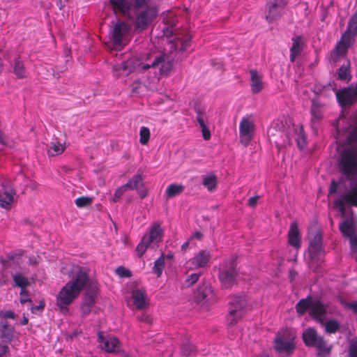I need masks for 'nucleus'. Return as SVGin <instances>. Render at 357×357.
<instances>
[{"label":"nucleus","instance_id":"nucleus-39","mask_svg":"<svg viewBox=\"0 0 357 357\" xmlns=\"http://www.w3.org/2000/svg\"><path fill=\"white\" fill-rule=\"evenodd\" d=\"M165 268V257L163 255H161L159 258H158L155 262L154 266L153 267V272L156 274L157 277H160Z\"/></svg>","mask_w":357,"mask_h":357},{"label":"nucleus","instance_id":"nucleus-9","mask_svg":"<svg viewBox=\"0 0 357 357\" xmlns=\"http://www.w3.org/2000/svg\"><path fill=\"white\" fill-rule=\"evenodd\" d=\"M302 336L305 344L307 347L316 348L319 356L329 354L331 347L328 346L324 338L319 335L314 328L309 327L305 329Z\"/></svg>","mask_w":357,"mask_h":357},{"label":"nucleus","instance_id":"nucleus-6","mask_svg":"<svg viewBox=\"0 0 357 357\" xmlns=\"http://www.w3.org/2000/svg\"><path fill=\"white\" fill-rule=\"evenodd\" d=\"M132 33V25L118 20L109 29L106 45L111 50H121L131 40Z\"/></svg>","mask_w":357,"mask_h":357},{"label":"nucleus","instance_id":"nucleus-32","mask_svg":"<svg viewBox=\"0 0 357 357\" xmlns=\"http://www.w3.org/2000/svg\"><path fill=\"white\" fill-rule=\"evenodd\" d=\"M202 185L209 192L216 190L218 185V177L213 172H210L202 176Z\"/></svg>","mask_w":357,"mask_h":357},{"label":"nucleus","instance_id":"nucleus-15","mask_svg":"<svg viewBox=\"0 0 357 357\" xmlns=\"http://www.w3.org/2000/svg\"><path fill=\"white\" fill-rule=\"evenodd\" d=\"M335 96L339 105L347 108L357 102V82L340 90H337Z\"/></svg>","mask_w":357,"mask_h":357},{"label":"nucleus","instance_id":"nucleus-5","mask_svg":"<svg viewBox=\"0 0 357 357\" xmlns=\"http://www.w3.org/2000/svg\"><path fill=\"white\" fill-rule=\"evenodd\" d=\"M135 17L133 20L135 31L142 32L155 20L158 13V8L150 4L149 0H134Z\"/></svg>","mask_w":357,"mask_h":357},{"label":"nucleus","instance_id":"nucleus-14","mask_svg":"<svg viewBox=\"0 0 357 357\" xmlns=\"http://www.w3.org/2000/svg\"><path fill=\"white\" fill-rule=\"evenodd\" d=\"M235 260L231 259L222 264L220 268L219 280L223 288L231 287L236 282Z\"/></svg>","mask_w":357,"mask_h":357},{"label":"nucleus","instance_id":"nucleus-49","mask_svg":"<svg viewBox=\"0 0 357 357\" xmlns=\"http://www.w3.org/2000/svg\"><path fill=\"white\" fill-rule=\"evenodd\" d=\"M342 303L346 308L351 310L354 314H357V301L351 303L343 302Z\"/></svg>","mask_w":357,"mask_h":357},{"label":"nucleus","instance_id":"nucleus-42","mask_svg":"<svg viewBox=\"0 0 357 357\" xmlns=\"http://www.w3.org/2000/svg\"><path fill=\"white\" fill-rule=\"evenodd\" d=\"M17 315L12 310H1L0 311V320H5L8 319H15Z\"/></svg>","mask_w":357,"mask_h":357},{"label":"nucleus","instance_id":"nucleus-13","mask_svg":"<svg viewBox=\"0 0 357 357\" xmlns=\"http://www.w3.org/2000/svg\"><path fill=\"white\" fill-rule=\"evenodd\" d=\"M289 0H267L265 6V16L268 22L278 20L284 15Z\"/></svg>","mask_w":357,"mask_h":357},{"label":"nucleus","instance_id":"nucleus-58","mask_svg":"<svg viewBox=\"0 0 357 357\" xmlns=\"http://www.w3.org/2000/svg\"><path fill=\"white\" fill-rule=\"evenodd\" d=\"M146 194H147L146 190H141V191L139 192V195H140V197H141L142 198H144V197H146Z\"/></svg>","mask_w":357,"mask_h":357},{"label":"nucleus","instance_id":"nucleus-48","mask_svg":"<svg viewBox=\"0 0 357 357\" xmlns=\"http://www.w3.org/2000/svg\"><path fill=\"white\" fill-rule=\"evenodd\" d=\"M181 349L182 352L183 353V355L186 356L190 355L191 353L193 352L195 347L190 343H187L183 345Z\"/></svg>","mask_w":357,"mask_h":357},{"label":"nucleus","instance_id":"nucleus-18","mask_svg":"<svg viewBox=\"0 0 357 357\" xmlns=\"http://www.w3.org/2000/svg\"><path fill=\"white\" fill-rule=\"evenodd\" d=\"M255 130V124L249 117L242 119L239 125L240 141L244 146H248L252 139Z\"/></svg>","mask_w":357,"mask_h":357},{"label":"nucleus","instance_id":"nucleus-38","mask_svg":"<svg viewBox=\"0 0 357 357\" xmlns=\"http://www.w3.org/2000/svg\"><path fill=\"white\" fill-rule=\"evenodd\" d=\"M143 178L141 175L136 174L131 179H130L125 185L128 189L130 190H138L139 186L142 185Z\"/></svg>","mask_w":357,"mask_h":357},{"label":"nucleus","instance_id":"nucleus-11","mask_svg":"<svg viewBox=\"0 0 357 357\" xmlns=\"http://www.w3.org/2000/svg\"><path fill=\"white\" fill-rule=\"evenodd\" d=\"M126 303L131 310H143L149 307V299L144 289L135 288L126 297Z\"/></svg>","mask_w":357,"mask_h":357},{"label":"nucleus","instance_id":"nucleus-40","mask_svg":"<svg viewBox=\"0 0 357 357\" xmlns=\"http://www.w3.org/2000/svg\"><path fill=\"white\" fill-rule=\"evenodd\" d=\"M150 139V130L147 127L142 126L139 130V142L145 145Z\"/></svg>","mask_w":357,"mask_h":357},{"label":"nucleus","instance_id":"nucleus-50","mask_svg":"<svg viewBox=\"0 0 357 357\" xmlns=\"http://www.w3.org/2000/svg\"><path fill=\"white\" fill-rule=\"evenodd\" d=\"M45 306V303L44 301H40L39 303V305H33L31 307V310L32 313H36V311L43 310Z\"/></svg>","mask_w":357,"mask_h":357},{"label":"nucleus","instance_id":"nucleus-7","mask_svg":"<svg viewBox=\"0 0 357 357\" xmlns=\"http://www.w3.org/2000/svg\"><path fill=\"white\" fill-rule=\"evenodd\" d=\"M163 236L164 230L161 227V224L158 222L152 223L137 245V255L139 257H142L149 248H158L159 243L162 241Z\"/></svg>","mask_w":357,"mask_h":357},{"label":"nucleus","instance_id":"nucleus-43","mask_svg":"<svg viewBox=\"0 0 357 357\" xmlns=\"http://www.w3.org/2000/svg\"><path fill=\"white\" fill-rule=\"evenodd\" d=\"M116 273L120 277V278H130L132 276L131 271L123 267V266H119L116 269Z\"/></svg>","mask_w":357,"mask_h":357},{"label":"nucleus","instance_id":"nucleus-46","mask_svg":"<svg viewBox=\"0 0 357 357\" xmlns=\"http://www.w3.org/2000/svg\"><path fill=\"white\" fill-rule=\"evenodd\" d=\"M20 295L21 303H25L26 302L32 303V300L29 297V291L26 289H21Z\"/></svg>","mask_w":357,"mask_h":357},{"label":"nucleus","instance_id":"nucleus-55","mask_svg":"<svg viewBox=\"0 0 357 357\" xmlns=\"http://www.w3.org/2000/svg\"><path fill=\"white\" fill-rule=\"evenodd\" d=\"M321 119L320 113H311V120L314 122L315 120L319 121Z\"/></svg>","mask_w":357,"mask_h":357},{"label":"nucleus","instance_id":"nucleus-62","mask_svg":"<svg viewBox=\"0 0 357 357\" xmlns=\"http://www.w3.org/2000/svg\"><path fill=\"white\" fill-rule=\"evenodd\" d=\"M195 112H202L201 109L199 107L198 108H195Z\"/></svg>","mask_w":357,"mask_h":357},{"label":"nucleus","instance_id":"nucleus-54","mask_svg":"<svg viewBox=\"0 0 357 357\" xmlns=\"http://www.w3.org/2000/svg\"><path fill=\"white\" fill-rule=\"evenodd\" d=\"M202 236H203L202 233L199 231H195L192 234V236H191L190 239H192V238H197L198 240H201Z\"/></svg>","mask_w":357,"mask_h":357},{"label":"nucleus","instance_id":"nucleus-10","mask_svg":"<svg viewBox=\"0 0 357 357\" xmlns=\"http://www.w3.org/2000/svg\"><path fill=\"white\" fill-rule=\"evenodd\" d=\"M296 333L291 329L278 332L275 338V348L279 353H291L296 346Z\"/></svg>","mask_w":357,"mask_h":357},{"label":"nucleus","instance_id":"nucleus-21","mask_svg":"<svg viewBox=\"0 0 357 357\" xmlns=\"http://www.w3.org/2000/svg\"><path fill=\"white\" fill-rule=\"evenodd\" d=\"M288 243L296 250H298L301 247V236L298 224L296 222H293L290 225L288 232Z\"/></svg>","mask_w":357,"mask_h":357},{"label":"nucleus","instance_id":"nucleus-1","mask_svg":"<svg viewBox=\"0 0 357 357\" xmlns=\"http://www.w3.org/2000/svg\"><path fill=\"white\" fill-rule=\"evenodd\" d=\"M333 126L338 147L346 144L340 153V172L350 181L349 189L335 201L334 207L342 219L339 230L349 240L351 253L357 261V217L351 210H346V205L357 206V113H341Z\"/></svg>","mask_w":357,"mask_h":357},{"label":"nucleus","instance_id":"nucleus-19","mask_svg":"<svg viewBox=\"0 0 357 357\" xmlns=\"http://www.w3.org/2000/svg\"><path fill=\"white\" fill-rule=\"evenodd\" d=\"M98 341L100 347L108 353H117L121 351V342L114 336H104L102 332L98 333Z\"/></svg>","mask_w":357,"mask_h":357},{"label":"nucleus","instance_id":"nucleus-53","mask_svg":"<svg viewBox=\"0 0 357 357\" xmlns=\"http://www.w3.org/2000/svg\"><path fill=\"white\" fill-rule=\"evenodd\" d=\"M259 199L258 196L252 197L248 199V205L250 206H255L257 202V200Z\"/></svg>","mask_w":357,"mask_h":357},{"label":"nucleus","instance_id":"nucleus-20","mask_svg":"<svg viewBox=\"0 0 357 357\" xmlns=\"http://www.w3.org/2000/svg\"><path fill=\"white\" fill-rule=\"evenodd\" d=\"M353 43L354 42L351 41L350 39L344 38V36H342L340 40L331 52L330 61L336 63L344 58L347 53L348 49Z\"/></svg>","mask_w":357,"mask_h":357},{"label":"nucleus","instance_id":"nucleus-34","mask_svg":"<svg viewBox=\"0 0 357 357\" xmlns=\"http://www.w3.org/2000/svg\"><path fill=\"white\" fill-rule=\"evenodd\" d=\"M13 280L15 285L21 289H26L30 284L29 278L21 273H16L13 275Z\"/></svg>","mask_w":357,"mask_h":357},{"label":"nucleus","instance_id":"nucleus-29","mask_svg":"<svg viewBox=\"0 0 357 357\" xmlns=\"http://www.w3.org/2000/svg\"><path fill=\"white\" fill-rule=\"evenodd\" d=\"M15 192L11 188H3V190H0V206L9 209L12 206L14 201Z\"/></svg>","mask_w":357,"mask_h":357},{"label":"nucleus","instance_id":"nucleus-37","mask_svg":"<svg viewBox=\"0 0 357 357\" xmlns=\"http://www.w3.org/2000/svg\"><path fill=\"white\" fill-rule=\"evenodd\" d=\"M184 188L185 187L181 184H170L167 188L165 193L168 198L173 197L181 194L183 191Z\"/></svg>","mask_w":357,"mask_h":357},{"label":"nucleus","instance_id":"nucleus-4","mask_svg":"<svg viewBox=\"0 0 357 357\" xmlns=\"http://www.w3.org/2000/svg\"><path fill=\"white\" fill-rule=\"evenodd\" d=\"M296 310L299 314L308 312L310 317L317 322L322 324L324 323L325 331L328 333H335L340 328V322L335 319H330L324 322L327 306L318 298L307 296L300 300L296 305Z\"/></svg>","mask_w":357,"mask_h":357},{"label":"nucleus","instance_id":"nucleus-31","mask_svg":"<svg viewBox=\"0 0 357 357\" xmlns=\"http://www.w3.org/2000/svg\"><path fill=\"white\" fill-rule=\"evenodd\" d=\"M294 137L297 146L300 149H303L307 144L305 133L302 125H293Z\"/></svg>","mask_w":357,"mask_h":357},{"label":"nucleus","instance_id":"nucleus-57","mask_svg":"<svg viewBox=\"0 0 357 357\" xmlns=\"http://www.w3.org/2000/svg\"><path fill=\"white\" fill-rule=\"evenodd\" d=\"M28 321H29L28 318H27V317H26L24 315V316H23V319H22V322H21V324H22V325H24H24H26V324H28Z\"/></svg>","mask_w":357,"mask_h":357},{"label":"nucleus","instance_id":"nucleus-22","mask_svg":"<svg viewBox=\"0 0 357 357\" xmlns=\"http://www.w3.org/2000/svg\"><path fill=\"white\" fill-rule=\"evenodd\" d=\"M305 46L304 38L298 36L292 38V46L290 48V61L294 63L301 55Z\"/></svg>","mask_w":357,"mask_h":357},{"label":"nucleus","instance_id":"nucleus-12","mask_svg":"<svg viewBox=\"0 0 357 357\" xmlns=\"http://www.w3.org/2000/svg\"><path fill=\"white\" fill-rule=\"evenodd\" d=\"M310 265L319 264L323 261V257L325 255L322 245V236L319 232H317L313 238L310 240L308 248Z\"/></svg>","mask_w":357,"mask_h":357},{"label":"nucleus","instance_id":"nucleus-61","mask_svg":"<svg viewBox=\"0 0 357 357\" xmlns=\"http://www.w3.org/2000/svg\"><path fill=\"white\" fill-rule=\"evenodd\" d=\"M123 357H130V355H129L128 354L125 353V352H123Z\"/></svg>","mask_w":357,"mask_h":357},{"label":"nucleus","instance_id":"nucleus-28","mask_svg":"<svg viewBox=\"0 0 357 357\" xmlns=\"http://www.w3.org/2000/svg\"><path fill=\"white\" fill-rule=\"evenodd\" d=\"M342 36H344V38L350 39L352 42L354 41V38L357 36V8L351 17L348 22L347 30Z\"/></svg>","mask_w":357,"mask_h":357},{"label":"nucleus","instance_id":"nucleus-59","mask_svg":"<svg viewBox=\"0 0 357 357\" xmlns=\"http://www.w3.org/2000/svg\"><path fill=\"white\" fill-rule=\"evenodd\" d=\"M141 321H149V317L146 314H142V318H140Z\"/></svg>","mask_w":357,"mask_h":357},{"label":"nucleus","instance_id":"nucleus-36","mask_svg":"<svg viewBox=\"0 0 357 357\" xmlns=\"http://www.w3.org/2000/svg\"><path fill=\"white\" fill-rule=\"evenodd\" d=\"M21 251H13L7 254L6 259L2 261V264L4 266H8L11 263L20 264L21 260Z\"/></svg>","mask_w":357,"mask_h":357},{"label":"nucleus","instance_id":"nucleus-27","mask_svg":"<svg viewBox=\"0 0 357 357\" xmlns=\"http://www.w3.org/2000/svg\"><path fill=\"white\" fill-rule=\"evenodd\" d=\"M249 73L250 75L251 91L253 93H258L262 90L264 87L262 75H260L257 70L253 69L250 70Z\"/></svg>","mask_w":357,"mask_h":357},{"label":"nucleus","instance_id":"nucleus-2","mask_svg":"<svg viewBox=\"0 0 357 357\" xmlns=\"http://www.w3.org/2000/svg\"><path fill=\"white\" fill-rule=\"evenodd\" d=\"M173 61L166 54L149 50L137 54L114 66L117 76L136 72L139 77L132 84L135 94L142 95L147 91L158 90L160 79L172 71Z\"/></svg>","mask_w":357,"mask_h":357},{"label":"nucleus","instance_id":"nucleus-60","mask_svg":"<svg viewBox=\"0 0 357 357\" xmlns=\"http://www.w3.org/2000/svg\"><path fill=\"white\" fill-rule=\"evenodd\" d=\"M0 143L3 144L5 143L4 142V139H3V137L2 135V133L0 131Z\"/></svg>","mask_w":357,"mask_h":357},{"label":"nucleus","instance_id":"nucleus-44","mask_svg":"<svg viewBox=\"0 0 357 357\" xmlns=\"http://www.w3.org/2000/svg\"><path fill=\"white\" fill-rule=\"evenodd\" d=\"M200 273H194L190 274L187 277V278L185 280V284L190 287L192 284H194L199 278Z\"/></svg>","mask_w":357,"mask_h":357},{"label":"nucleus","instance_id":"nucleus-30","mask_svg":"<svg viewBox=\"0 0 357 357\" xmlns=\"http://www.w3.org/2000/svg\"><path fill=\"white\" fill-rule=\"evenodd\" d=\"M337 79L348 83L351 79V63L349 60H345L342 65L337 70Z\"/></svg>","mask_w":357,"mask_h":357},{"label":"nucleus","instance_id":"nucleus-56","mask_svg":"<svg viewBox=\"0 0 357 357\" xmlns=\"http://www.w3.org/2000/svg\"><path fill=\"white\" fill-rule=\"evenodd\" d=\"M190 241V239L185 242L183 244H182L181 247L182 251H185L187 250V248L189 246Z\"/></svg>","mask_w":357,"mask_h":357},{"label":"nucleus","instance_id":"nucleus-63","mask_svg":"<svg viewBox=\"0 0 357 357\" xmlns=\"http://www.w3.org/2000/svg\"><path fill=\"white\" fill-rule=\"evenodd\" d=\"M167 258H169V259H171V258H172V257H173V255H172V254H168V255H167Z\"/></svg>","mask_w":357,"mask_h":357},{"label":"nucleus","instance_id":"nucleus-16","mask_svg":"<svg viewBox=\"0 0 357 357\" xmlns=\"http://www.w3.org/2000/svg\"><path fill=\"white\" fill-rule=\"evenodd\" d=\"M194 299L197 304L205 305L214 303L217 297L211 284L204 283L197 288Z\"/></svg>","mask_w":357,"mask_h":357},{"label":"nucleus","instance_id":"nucleus-8","mask_svg":"<svg viewBox=\"0 0 357 357\" xmlns=\"http://www.w3.org/2000/svg\"><path fill=\"white\" fill-rule=\"evenodd\" d=\"M247 296L244 294L234 296L229 302L227 321L231 327L242 318L248 309Z\"/></svg>","mask_w":357,"mask_h":357},{"label":"nucleus","instance_id":"nucleus-52","mask_svg":"<svg viewBox=\"0 0 357 357\" xmlns=\"http://www.w3.org/2000/svg\"><path fill=\"white\" fill-rule=\"evenodd\" d=\"M9 352V348L7 345L0 344V357H4Z\"/></svg>","mask_w":357,"mask_h":357},{"label":"nucleus","instance_id":"nucleus-35","mask_svg":"<svg viewBox=\"0 0 357 357\" xmlns=\"http://www.w3.org/2000/svg\"><path fill=\"white\" fill-rule=\"evenodd\" d=\"M13 73L19 79L26 77V73L22 61L20 57L15 58L13 65Z\"/></svg>","mask_w":357,"mask_h":357},{"label":"nucleus","instance_id":"nucleus-24","mask_svg":"<svg viewBox=\"0 0 357 357\" xmlns=\"http://www.w3.org/2000/svg\"><path fill=\"white\" fill-rule=\"evenodd\" d=\"M191 36L189 33H185L182 36L175 37V38L170 42L171 46L174 47L175 50H180L182 52L186 51L190 46Z\"/></svg>","mask_w":357,"mask_h":357},{"label":"nucleus","instance_id":"nucleus-26","mask_svg":"<svg viewBox=\"0 0 357 357\" xmlns=\"http://www.w3.org/2000/svg\"><path fill=\"white\" fill-rule=\"evenodd\" d=\"M66 148V145L64 140L57 138L53 139L49 145L47 154L50 157L59 155L65 151Z\"/></svg>","mask_w":357,"mask_h":357},{"label":"nucleus","instance_id":"nucleus-3","mask_svg":"<svg viewBox=\"0 0 357 357\" xmlns=\"http://www.w3.org/2000/svg\"><path fill=\"white\" fill-rule=\"evenodd\" d=\"M86 289L82 298L81 313L88 315L98 298V286L96 282L89 278L88 271L84 267H77L73 272L70 280L61 289L56 296V305L62 314H67L69 305Z\"/></svg>","mask_w":357,"mask_h":357},{"label":"nucleus","instance_id":"nucleus-51","mask_svg":"<svg viewBox=\"0 0 357 357\" xmlns=\"http://www.w3.org/2000/svg\"><path fill=\"white\" fill-rule=\"evenodd\" d=\"M338 190V183L333 179L331 181L329 192L331 194H335Z\"/></svg>","mask_w":357,"mask_h":357},{"label":"nucleus","instance_id":"nucleus-25","mask_svg":"<svg viewBox=\"0 0 357 357\" xmlns=\"http://www.w3.org/2000/svg\"><path fill=\"white\" fill-rule=\"evenodd\" d=\"M115 13H119L123 15L128 14L132 3L128 0H109Z\"/></svg>","mask_w":357,"mask_h":357},{"label":"nucleus","instance_id":"nucleus-64","mask_svg":"<svg viewBox=\"0 0 357 357\" xmlns=\"http://www.w3.org/2000/svg\"><path fill=\"white\" fill-rule=\"evenodd\" d=\"M2 68H3V65L2 63L0 62V73H1L2 71Z\"/></svg>","mask_w":357,"mask_h":357},{"label":"nucleus","instance_id":"nucleus-47","mask_svg":"<svg viewBox=\"0 0 357 357\" xmlns=\"http://www.w3.org/2000/svg\"><path fill=\"white\" fill-rule=\"evenodd\" d=\"M349 357H357V339L349 344Z\"/></svg>","mask_w":357,"mask_h":357},{"label":"nucleus","instance_id":"nucleus-23","mask_svg":"<svg viewBox=\"0 0 357 357\" xmlns=\"http://www.w3.org/2000/svg\"><path fill=\"white\" fill-rule=\"evenodd\" d=\"M14 327L8 324L7 321L0 320V338L3 342L10 343L16 337Z\"/></svg>","mask_w":357,"mask_h":357},{"label":"nucleus","instance_id":"nucleus-33","mask_svg":"<svg viewBox=\"0 0 357 357\" xmlns=\"http://www.w3.org/2000/svg\"><path fill=\"white\" fill-rule=\"evenodd\" d=\"M197 121L201 128L202 137L205 140H209L211 139V132L208 129L207 120H206L202 116V113H198L197 116Z\"/></svg>","mask_w":357,"mask_h":357},{"label":"nucleus","instance_id":"nucleus-45","mask_svg":"<svg viewBox=\"0 0 357 357\" xmlns=\"http://www.w3.org/2000/svg\"><path fill=\"white\" fill-rule=\"evenodd\" d=\"M128 190L127 187L123 185L119 188H118L114 192V197H113V202H117L122 195L124 194V192Z\"/></svg>","mask_w":357,"mask_h":357},{"label":"nucleus","instance_id":"nucleus-41","mask_svg":"<svg viewBox=\"0 0 357 357\" xmlns=\"http://www.w3.org/2000/svg\"><path fill=\"white\" fill-rule=\"evenodd\" d=\"M75 202L78 208H84L92 203V199L89 197H80L77 198Z\"/></svg>","mask_w":357,"mask_h":357},{"label":"nucleus","instance_id":"nucleus-17","mask_svg":"<svg viewBox=\"0 0 357 357\" xmlns=\"http://www.w3.org/2000/svg\"><path fill=\"white\" fill-rule=\"evenodd\" d=\"M211 258L210 251L202 250L186 262L185 266L189 270L206 268L208 265Z\"/></svg>","mask_w":357,"mask_h":357}]
</instances>
